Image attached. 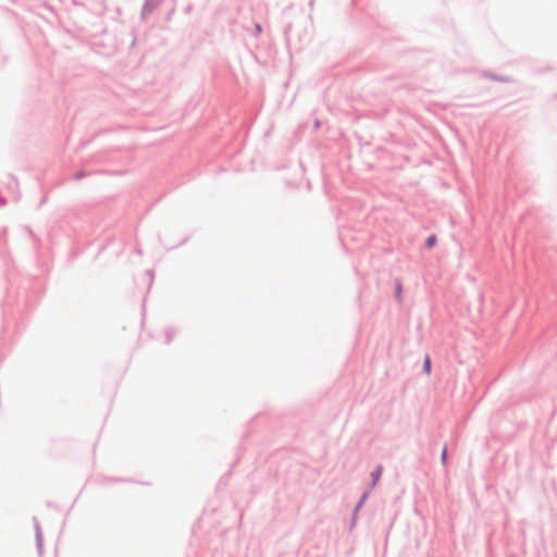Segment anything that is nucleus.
<instances>
[{
    "label": "nucleus",
    "instance_id": "f257e3e1",
    "mask_svg": "<svg viewBox=\"0 0 557 557\" xmlns=\"http://www.w3.org/2000/svg\"><path fill=\"white\" fill-rule=\"evenodd\" d=\"M436 242H437L436 236L435 235H431V236L428 237L425 245H426L428 248H433L436 245Z\"/></svg>",
    "mask_w": 557,
    "mask_h": 557
},
{
    "label": "nucleus",
    "instance_id": "7ed1b4c3",
    "mask_svg": "<svg viewBox=\"0 0 557 557\" xmlns=\"http://www.w3.org/2000/svg\"><path fill=\"white\" fill-rule=\"evenodd\" d=\"M446 454H447V450L446 448L443 449V453H442V460L445 461L446 459Z\"/></svg>",
    "mask_w": 557,
    "mask_h": 557
},
{
    "label": "nucleus",
    "instance_id": "20e7f679",
    "mask_svg": "<svg viewBox=\"0 0 557 557\" xmlns=\"http://www.w3.org/2000/svg\"><path fill=\"white\" fill-rule=\"evenodd\" d=\"M380 472H381V470L379 469V470L376 471V473H375V474H373V475H374V480H375V481L377 480V478H379V475H380Z\"/></svg>",
    "mask_w": 557,
    "mask_h": 557
},
{
    "label": "nucleus",
    "instance_id": "f03ea898",
    "mask_svg": "<svg viewBox=\"0 0 557 557\" xmlns=\"http://www.w3.org/2000/svg\"><path fill=\"white\" fill-rule=\"evenodd\" d=\"M424 369L426 371V373H430V370H431V361H430V358L426 357L425 360H424Z\"/></svg>",
    "mask_w": 557,
    "mask_h": 557
},
{
    "label": "nucleus",
    "instance_id": "39448f33",
    "mask_svg": "<svg viewBox=\"0 0 557 557\" xmlns=\"http://www.w3.org/2000/svg\"><path fill=\"white\" fill-rule=\"evenodd\" d=\"M400 292H401V285L399 284V285L397 286V293H398V294H400Z\"/></svg>",
    "mask_w": 557,
    "mask_h": 557
}]
</instances>
